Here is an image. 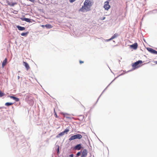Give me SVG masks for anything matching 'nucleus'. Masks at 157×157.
I'll list each match as a JSON object with an SVG mask.
<instances>
[{"label":"nucleus","instance_id":"21","mask_svg":"<svg viewBox=\"0 0 157 157\" xmlns=\"http://www.w3.org/2000/svg\"><path fill=\"white\" fill-rule=\"evenodd\" d=\"M69 127H67L63 131V132H64V134H67L68 132L69 131Z\"/></svg>","mask_w":157,"mask_h":157},{"label":"nucleus","instance_id":"26","mask_svg":"<svg viewBox=\"0 0 157 157\" xmlns=\"http://www.w3.org/2000/svg\"><path fill=\"white\" fill-rule=\"evenodd\" d=\"M5 95V94L0 90V97H2Z\"/></svg>","mask_w":157,"mask_h":157},{"label":"nucleus","instance_id":"11","mask_svg":"<svg viewBox=\"0 0 157 157\" xmlns=\"http://www.w3.org/2000/svg\"><path fill=\"white\" fill-rule=\"evenodd\" d=\"M82 153V154L81 157H86L87 156V154L86 149H84Z\"/></svg>","mask_w":157,"mask_h":157},{"label":"nucleus","instance_id":"7","mask_svg":"<svg viewBox=\"0 0 157 157\" xmlns=\"http://www.w3.org/2000/svg\"><path fill=\"white\" fill-rule=\"evenodd\" d=\"M147 50L150 53L154 54H156L157 55V51L156 50L153 49L152 48H146Z\"/></svg>","mask_w":157,"mask_h":157},{"label":"nucleus","instance_id":"1","mask_svg":"<svg viewBox=\"0 0 157 157\" xmlns=\"http://www.w3.org/2000/svg\"><path fill=\"white\" fill-rule=\"evenodd\" d=\"M25 101L30 106H33L34 104V98L30 94H26L24 95Z\"/></svg>","mask_w":157,"mask_h":157},{"label":"nucleus","instance_id":"22","mask_svg":"<svg viewBox=\"0 0 157 157\" xmlns=\"http://www.w3.org/2000/svg\"><path fill=\"white\" fill-rule=\"evenodd\" d=\"M45 27L48 29L51 28L52 27V26L51 24H46L45 25Z\"/></svg>","mask_w":157,"mask_h":157},{"label":"nucleus","instance_id":"23","mask_svg":"<svg viewBox=\"0 0 157 157\" xmlns=\"http://www.w3.org/2000/svg\"><path fill=\"white\" fill-rule=\"evenodd\" d=\"M31 19L29 18H25L23 19V20L27 22H31Z\"/></svg>","mask_w":157,"mask_h":157},{"label":"nucleus","instance_id":"35","mask_svg":"<svg viewBox=\"0 0 157 157\" xmlns=\"http://www.w3.org/2000/svg\"><path fill=\"white\" fill-rule=\"evenodd\" d=\"M83 63H84V61H81V60H80L79 61V63L80 64H81Z\"/></svg>","mask_w":157,"mask_h":157},{"label":"nucleus","instance_id":"6","mask_svg":"<svg viewBox=\"0 0 157 157\" xmlns=\"http://www.w3.org/2000/svg\"><path fill=\"white\" fill-rule=\"evenodd\" d=\"M83 147L82 146V144H77V145L74 146L73 147V149L74 150H78L79 151L82 148H83Z\"/></svg>","mask_w":157,"mask_h":157},{"label":"nucleus","instance_id":"38","mask_svg":"<svg viewBox=\"0 0 157 157\" xmlns=\"http://www.w3.org/2000/svg\"><path fill=\"white\" fill-rule=\"evenodd\" d=\"M41 26L43 27V28H44V27H45V25H42Z\"/></svg>","mask_w":157,"mask_h":157},{"label":"nucleus","instance_id":"30","mask_svg":"<svg viewBox=\"0 0 157 157\" xmlns=\"http://www.w3.org/2000/svg\"><path fill=\"white\" fill-rule=\"evenodd\" d=\"M54 113H55L54 115H55V117L57 118H58V117L56 113L55 112V109H54Z\"/></svg>","mask_w":157,"mask_h":157},{"label":"nucleus","instance_id":"48","mask_svg":"<svg viewBox=\"0 0 157 157\" xmlns=\"http://www.w3.org/2000/svg\"><path fill=\"white\" fill-rule=\"evenodd\" d=\"M78 132L81 133L80 132Z\"/></svg>","mask_w":157,"mask_h":157},{"label":"nucleus","instance_id":"43","mask_svg":"<svg viewBox=\"0 0 157 157\" xmlns=\"http://www.w3.org/2000/svg\"><path fill=\"white\" fill-rule=\"evenodd\" d=\"M81 133H85L84 132H81Z\"/></svg>","mask_w":157,"mask_h":157},{"label":"nucleus","instance_id":"37","mask_svg":"<svg viewBox=\"0 0 157 157\" xmlns=\"http://www.w3.org/2000/svg\"><path fill=\"white\" fill-rule=\"evenodd\" d=\"M105 18V17H104L103 18H101V20H104Z\"/></svg>","mask_w":157,"mask_h":157},{"label":"nucleus","instance_id":"28","mask_svg":"<svg viewBox=\"0 0 157 157\" xmlns=\"http://www.w3.org/2000/svg\"><path fill=\"white\" fill-rule=\"evenodd\" d=\"M17 4V3L16 2H10V6H14L15 5H16Z\"/></svg>","mask_w":157,"mask_h":157},{"label":"nucleus","instance_id":"17","mask_svg":"<svg viewBox=\"0 0 157 157\" xmlns=\"http://www.w3.org/2000/svg\"><path fill=\"white\" fill-rule=\"evenodd\" d=\"M64 134H64V132H63V131L61 132H60L56 136V138H59L60 136H63Z\"/></svg>","mask_w":157,"mask_h":157},{"label":"nucleus","instance_id":"3","mask_svg":"<svg viewBox=\"0 0 157 157\" xmlns=\"http://www.w3.org/2000/svg\"><path fill=\"white\" fill-rule=\"evenodd\" d=\"M91 6L84 4V6L79 10V11L84 12L89 11Z\"/></svg>","mask_w":157,"mask_h":157},{"label":"nucleus","instance_id":"8","mask_svg":"<svg viewBox=\"0 0 157 157\" xmlns=\"http://www.w3.org/2000/svg\"><path fill=\"white\" fill-rule=\"evenodd\" d=\"M109 4V2H108L106 1L105 2L104 8L105 10H108L110 8V6Z\"/></svg>","mask_w":157,"mask_h":157},{"label":"nucleus","instance_id":"24","mask_svg":"<svg viewBox=\"0 0 157 157\" xmlns=\"http://www.w3.org/2000/svg\"><path fill=\"white\" fill-rule=\"evenodd\" d=\"M118 36V35L117 34H114L109 39H113L116 38Z\"/></svg>","mask_w":157,"mask_h":157},{"label":"nucleus","instance_id":"42","mask_svg":"<svg viewBox=\"0 0 157 157\" xmlns=\"http://www.w3.org/2000/svg\"><path fill=\"white\" fill-rule=\"evenodd\" d=\"M121 61L120 60H119V62H120Z\"/></svg>","mask_w":157,"mask_h":157},{"label":"nucleus","instance_id":"13","mask_svg":"<svg viewBox=\"0 0 157 157\" xmlns=\"http://www.w3.org/2000/svg\"><path fill=\"white\" fill-rule=\"evenodd\" d=\"M84 4L89 5L92 6V2L91 0H86L84 2Z\"/></svg>","mask_w":157,"mask_h":157},{"label":"nucleus","instance_id":"39","mask_svg":"<svg viewBox=\"0 0 157 157\" xmlns=\"http://www.w3.org/2000/svg\"><path fill=\"white\" fill-rule=\"evenodd\" d=\"M20 78V77L19 76H17V79H19Z\"/></svg>","mask_w":157,"mask_h":157},{"label":"nucleus","instance_id":"45","mask_svg":"<svg viewBox=\"0 0 157 157\" xmlns=\"http://www.w3.org/2000/svg\"><path fill=\"white\" fill-rule=\"evenodd\" d=\"M117 44L116 45H115V46H117Z\"/></svg>","mask_w":157,"mask_h":157},{"label":"nucleus","instance_id":"32","mask_svg":"<svg viewBox=\"0 0 157 157\" xmlns=\"http://www.w3.org/2000/svg\"><path fill=\"white\" fill-rule=\"evenodd\" d=\"M15 42V43L17 44H17L18 42H19L20 40H13Z\"/></svg>","mask_w":157,"mask_h":157},{"label":"nucleus","instance_id":"18","mask_svg":"<svg viewBox=\"0 0 157 157\" xmlns=\"http://www.w3.org/2000/svg\"><path fill=\"white\" fill-rule=\"evenodd\" d=\"M56 151L57 152V154H59L60 153V152L59 151V146L58 145H56Z\"/></svg>","mask_w":157,"mask_h":157},{"label":"nucleus","instance_id":"41","mask_svg":"<svg viewBox=\"0 0 157 157\" xmlns=\"http://www.w3.org/2000/svg\"><path fill=\"white\" fill-rule=\"evenodd\" d=\"M155 62L156 64H157V61H156Z\"/></svg>","mask_w":157,"mask_h":157},{"label":"nucleus","instance_id":"16","mask_svg":"<svg viewBox=\"0 0 157 157\" xmlns=\"http://www.w3.org/2000/svg\"><path fill=\"white\" fill-rule=\"evenodd\" d=\"M61 114L62 115H63L64 117H65L66 118H67V119H71V117H70L65 116L66 115H69V114L67 113H65L62 112V113H61Z\"/></svg>","mask_w":157,"mask_h":157},{"label":"nucleus","instance_id":"44","mask_svg":"<svg viewBox=\"0 0 157 157\" xmlns=\"http://www.w3.org/2000/svg\"><path fill=\"white\" fill-rule=\"evenodd\" d=\"M9 40L8 41V42H9L10 41V40Z\"/></svg>","mask_w":157,"mask_h":157},{"label":"nucleus","instance_id":"27","mask_svg":"<svg viewBox=\"0 0 157 157\" xmlns=\"http://www.w3.org/2000/svg\"><path fill=\"white\" fill-rule=\"evenodd\" d=\"M80 119H79L80 121H82L84 118V116L83 115H80L79 116Z\"/></svg>","mask_w":157,"mask_h":157},{"label":"nucleus","instance_id":"50","mask_svg":"<svg viewBox=\"0 0 157 157\" xmlns=\"http://www.w3.org/2000/svg\"><path fill=\"white\" fill-rule=\"evenodd\" d=\"M52 157H53V156H52Z\"/></svg>","mask_w":157,"mask_h":157},{"label":"nucleus","instance_id":"49","mask_svg":"<svg viewBox=\"0 0 157 157\" xmlns=\"http://www.w3.org/2000/svg\"><path fill=\"white\" fill-rule=\"evenodd\" d=\"M156 49L157 50V48H156Z\"/></svg>","mask_w":157,"mask_h":157},{"label":"nucleus","instance_id":"25","mask_svg":"<svg viewBox=\"0 0 157 157\" xmlns=\"http://www.w3.org/2000/svg\"><path fill=\"white\" fill-rule=\"evenodd\" d=\"M82 153V151H79L76 154V155L75 157H78Z\"/></svg>","mask_w":157,"mask_h":157},{"label":"nucleus","instance_id":"47","mask_svg":"<svg viewBox=\"0 0 157 157\" xmlns=\"http://www.w3.org/2000/svg\"><path fill=\"white\" fill-rule=\"evenodd\" d=\"M117 43H119V42H117Z\"/></svg>","mask_w":157,"mask_h":157},{"label":"nucleus","instance_id":"31","mask_svg":"<svg viewBox=\"0 0 157 157\" xmlns=\"http://www.w3.org/2000/svg\"><path fill=\"white\" fill-rule=\"evenodd\" d=\"M105 42H107L109 41L112 40V41L113 42H115V41L114 40H104Z\"/></svg>","mask_w":157,"mask_h":157},{"label":"nucleus","instance_id":"9","mask_svg":"<svg viewBox=\"0 0 157 157\" xmlns=\"http://www.w3.org/2000/svg\"><path fill=\"white\" fill-rule=\"evenodd\" d=\"M8 97H10V98L13 99L16 102H18L19 101V98L15 97V96L13 95L12 96L9 95Z\"/></svg>","mask_w":157,"mask_h":157},{"label":"nucleus","instance_id":"5","mask_svg":"<svg viewBox=\"0 0 157 157\" xmlns=\"http://www.w3.org/2000/svg\"><path fill=\"white\" fill-rule=\"evenodd\" d=\"M124 73H121V74H120V75H119L117 77H116L105 88V89L103 90V92H102V93H101V94L100 95V96H99V97H98V98L97 100V101L96 102V103L99 98H100V97L102 95V94L107 89V88L110 86V85L116 79H117L118 77L119 76H121V75H124Z\"/></svg>","mask_w":157,"mask_h":157},{"label":"nucleus","instance_id":"15","mask_svg":"<svg viewBox=\"0 0 157 157\" xmlns=\"http://www.w3.org/2000/svg\"><path fill=\"white\" fill-rule=\"evenodd\" d=\"M7 62V59L6 58L3 61L2 63V66L3 67L6 65Z\"/></svg>","mask_w":157,"mask_h":157},{"label":"nucleus","instance_id":"34","mask_svg":"<svg viewBox=\"0 0 157 157\" xmlns=\"http://www.w3.org/2000/svg\"><path fill=\"white\" fill-rule=\"evenodd\" d=\"M74 155L73 154H71L69 156V157H73Z\"/></svg>","mask_w":157,"mask_h":157},{"label":"nucleus","instance_id":"20","mask_svg":"<svg viewBox=\"0 0 157 157\" xmlns=\"http://www.w3.org/2000/svg\"><path fill=\"white\" fill-rule=\"evenodd\" d=\"M14 103L11 102H7L5 103V105L7 106H9L11 105H13Z\"/></svg>","mask_w":157,"mask_h":157},{"label":"nucleus","instance_id":"19","mask_svg":"<svg viewBox=\"0 0 157 157\" xmlns=\"http://www.w3.org/2000/svg\"><path fill=\"white\" fill-rule=\"evenodd\" d=\"M17 27L18 29L19 30L23 31L25 29V28L24 27H21L20 26H17Z\"/></svg>","mask_w":157,"mask_h":157},{"label":"nucleus","instance_id":"14","mask_svg":"<svg viewBox=\"0 0 157 157\" xmlns=\"http://www.w3.org/2000/svg\"><path fill=\"white\" fill-rule=\"evenodd\" d=\"M24 66H25L27 70H28L30 68L29 66L28 63L26 62L23 61V62Z\"/></svg>","mask_w":157,"mask_h":157},{"label":"nucleus","instance_id":"40","mask_svg":"<svg viewBox=\"0 0 157 157\" xmlns=\"http://www.w3.org/2000/svg\"><path fill=\"white\" fill-rule=\"evenodd\" d=\"M143 40L145 42H146V43H147L146 41V40Z\"/></svg>","mask_w":157,"mask_h":157},{"label":"nucleus","instance_id":"4","mask_svg":"<svg viewBox=\"0 0 157 157\" xmlns=\"http://www.w3.org/2000/svg\"><path fill=\"white\" fill-rule=\"evenodd\" d=\"M82 136L80 134H76L71 136L69 139V141H71L72 140L76 139H80L82 138Z\"/></svg>","mask_w":157,"mask_h":157},{"label":"nucleus","instance_id":"29","mask_svg":"<svg viewBox=\"0 0 157 157\" xmlns=\"http://www.w3.org/2000/svg\"><path fill=\"white\" fill-rule=\"evenodd\" d=\"M28 32L22 33L21 34V35L22 36H25L26 35L28 34Z\"/></svg>","mask_w":157,"mask_h":157},{"label":"nucleus","instance_id":"46","mask_svg":"<svg viewBox=\"0 0 157 157\" xmlns=\"http://www.w3.org/2000/svg\"><path fill=\"white\" fill-rule=\"evenodd\" d=\"M18 72H20V71H18Z\"/></svg>","mask_w":157,"mask_h":157},{"label":"nucleus","instance_id":"12","mask_svg":"<svg viewBox=\"0 0 157 157\" xmlns=\"http://www.w3.org/2000/svg\"><path fill=\"white\" fill-rule=\"evenodd\" d=\"M17 141H20V142H24L25 140L24 137L23 136H19L17 138Z\"/></svg>","mask_w":157,"mask_h":157},{"label":"nucleus","instance_id":"36","mask_svg":"<svg viewBox=\"0 0 157 157\" xmlns=\"http://www.w3.org/2000/svg\"><path fill=\"white\" fill-rule=\"evenodd\" d=\"M75 0H70V2L72 3V2H74V1H75Z\"/></svg>","mask_w":157,"mask_h":157},{"label":"nucleus","instance_id":"10","mask_svg":"<svg viewBox=\"0 0 157 157\" xmlns=\"http://www.w3.org/2000/svg\"><path fill=\"white\" fill-rule=\"evenodd\" d=\"M138 45L137 43H135L132 45H131L130 47L131 48H132L134 50L137 49L138 47Z\"/></svg>","mask_w":157,"mask_h":157},{"label":"nucleus","instance_id":"33","mask_svg":"<svg viewBox=\"0 0 157 157\" xmlns=\"http://www.w3.org/2000/svg\"><path fill=\"white\" fill-rule=\"evenodd\" d=\"M10 2H10L9 1H7V3L9 5V6H10Z\"/></svg>","mask_w":157,"mask_h":157},{"label":"nucleus","instance_id":"2","mask_svg":"<svg viewBox=\"0 0 157 157\" xmlns=\"http://www.w3.org/2000/svg\"><path fill=\"white\" fill-rule=\"evenodd\" d=\"M143 62L141 60H139L134 63H132V69L128 71L127 72H125V73L129 72L138 68L141 66L140 64H141Z\"/></svg>","mask_w":157,"mask_h":157}]
</instances>
